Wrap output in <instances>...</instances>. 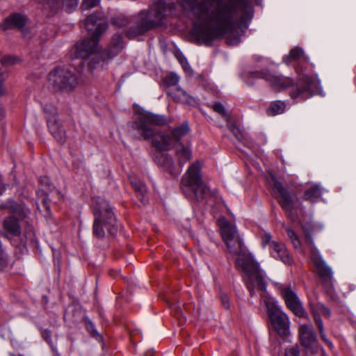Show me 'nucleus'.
Listing matches in <instances>:
<instances>
[{"mask_svg":"<svg viewBox=\"0 0 356 356\" xmlns=\"http://www.w3.org/2000/svg\"><path fill=\"white\" fill-rule=\"evenodd\" d=\"M282 60L287 65L293 61H298L295 67L298 74L296 81L290 77L273 75L267 70L250 72V75L254 79L266 80L276 92L288 90L289 95L293 100H305L318 93L320 81L317 74L314 73V64L309 62L308 56H305L302 48L296 47L291 49Z\"/></svg>","mask_w":356,"mask_h":356,"instance_id":"nucleus-1","label":"nucleus"},{"mask_svg":"<svg viewBox=\"0 0 356 356\" xmlns=\"http://www.w3.org/2000/svg\"><path fill=\"white\" fill-rule=\"evenodd\" d=\"M169 123L170 120L165 115L145 111L138 113V117L133 122L132 128L139 135V139L151 140L152 147L157 152H168L171 149V142L177 145H180L181 140L191 131L187 121L172 128L170 134L163 131H156L152 127V125L162 127Z\"/></svg>","mask_w":356,"mask_h":356,"instance_id":"nucleus-2","label":"nucleus"},{"mask_svg":"<svg viewBox=\"0 0 356 356\" xmlns=\"http://www.w3.org/2000/svg\"><path fill=\"white\" fill-rule=\"evenodd\" d=\"M248 0L232 1L234 11L232 13L230 23L214 19L211 13L209 19L218 22V24L210 26L194 23L189 33L191 41L199 46L211 47L215 40L223 38L227 33L233 32L236 24L240 28L241 33L244 34L248 28L249 22L253 17V11L248 10Z\"/></svg>","mask_w":356,"mask_h":356,"instance_id":"nucleus-3","label":"nucleus"},{"mask_svg":"<svg viewBox=\"0 0 356 356\" xmlns=\"http://www.w3.org/2000/svg\"><path fill=\"white\" fill-rule=\"evenodd\" d=\"M236 266L239 267L246 277L243 280L252 298L256 296L255 289L259 291L261 298H267V275L266 272L261 268L260 264L254 259L252 253L248 252L245 254L238 257L236 261Z\"/></svg>","mask_w":356,"mask_h":356,"instance_id":"nucleus-4","label":"nucleus"},{"mask_svg":"<svg viewBox=\"0 0 356 356\" xmlns=\"http://www.w3.org/2000/svg\"><path fill=\"white\" fill-rule=\"evenodd\" d=\"M167 11L168 5L165 1H156L150 10H141L138 13L134 24L126 31L125 36L129 40H134L161 26Z\"/></svg>","mask_w":356,"mask_h":356,"instance_id":"nucleus-5","label":"nucleus"},{"mask_svg":"<svg viewBox=\"0 0 356 356\" xmlns=\"http://www.w3.org/2000/svg\"><path fill=\"white\" fill-rule=\"evenodd\" d=\"M104 18V13L99 11H96L86 17V29L92 33L90 38L76 43L74 52L76 58L88 59L96 52L100 36L108 28V24Z\"/></svg>","mask_w":356,"mask_h":356,"instance_id":"nucleus-6","label":"nucleus"},{"mask_svg":"<svg viewBox=\"0 0 356 356\" xmlns=\"http://www.w3.org/2000/svg\"><path fill=\"white\" fill-rule=\"evenodd\" d=\"M232 0H177L178 5L184 11H197L199 17L207 15L211 10V14L214 19L220 21L232 22V13L234 9L232 6Z\"/></svg>","mask_w":356,"mask_h":356,"instance_id":"nucleus-7","label":"nucleus"},{"mask_svg":"<svg viewBox=\"0 0 356 356\" xmlns=\"http://www.w3.org/2000/svg\"><path fill=\"white\" fill-rule=\"evenodd\" d=\"M90 209L94 215L93 236L97 238H104L105 228L109 235L115 236L118 231L117 218L108 202L103 197H96L92 200Z\"/></svg>","mask_w":356,"mask_h":356,"instance_id":"nucleus-8","label":"nucleus"},{"mask_svg":"<svg viewBox=\"0 0 356 356\" xmlns=\"http://www.w3.org/2000/svg\"><path fill=\"white\" fill-rule=\"evenodd\" d=\"M202 165L198 161L193 163L182 177L180 188L188 200L197 202L207 201L210 195H215L216 191H211L201 175Z\"/></svg>","mask_w":356,"mask_h":356,"instance_id":"nucleus-9","label":"nucleus"},{"mask_svg":"<svg viewBox=\"0 0 356 356\" xmlns=\"http://www.w3.org/2000/svg\"><path fill=\"white\" fill-rule=\"evenodd\" d=\"M19 219L15 216L6 217L1 223L0 234L8 239L10 244L18 248L21 253L26 251V246L29 243H33L35 238V233L33 227H28L26 230L22 232Z\"/></svg>","mask_w":356,"mask_h":356,"instance_id":"nucleus-10","label":"nucleus"},{"mask_svg":"<svg viewBox=\"0 0 356 356\" xmlns=\"http://www.w3.org/2000/svg\"><path fill=\"white\" fill-rule=\"evenodd\" d=\"M54 89L58 92H72L78 86L77 76L70 70L56 67L49 74Z\"/></svg>","mask_w":356,"mask_h":356,"instance_id":"nucleus-11","label":"nucleus"},{"mask_svg":"<svg viewBox=\"0 0 356 356\" xmlns=\"http://www.w3.org/2000/svg\"><path fill=\"white\" fill-rule=\"evenodd\" d=\"M273 181L272 189L276 194V200L279 205L289 220L293 222L296 221V217L293 210L294 209V204L298 200L296 193L285 187L277 178H273Z\"/></svg>","mask_w":356,"mask_h":356,"instance_id":"nucleus-12","label":"nucleus"},{"mask_svg":"<svg viewBox=\"0 0 356 356\" xmlns=\"http://www.w3.org/2000/svg\"><path fill=\"white\" fill-rule=\"evenodd\" d=\"M268 316L276 333L282 338L290 334V320L288 316L273 302L264 300Z\"/></svg>","mask_w":356,"mask_h":356,"instance_id":"nucleus-13","label":"nucleus"},{"mask_svg":"<svg viewBox=\"0 0 356 356\" xmlns=\"http://www.w3.org/2000/svg\"><path fill=\"white\" fill-rule=\"evenodd\" d=\"M152 159L161 171L168 173L172 177H177L182 172L178 164L175 163L172 156L166 152L153 154Z\"/></svg>","mask_w":356,"mask_h":356,"instance_id":"nucleus-14","label":"nucleus"},{"mask_svg":"<svg viewBox=\"0 0 356 356\" xmlns=\"http://www.w3.org/2000/svg\"><path fill=\"white\" fill-rule=\"evenodd\" d=\"M298 338L300 344L306 350L314 353L318 350L320 344L312 325H300L298 327Z\"/></svg>","mask_w":356,"mask_h":356,"instance_id":"nucleus-15","label":"nucleus"},{"mask_svg":"<svg viewBox=\"0 0 356 356\" xmlns=\"http://www.w3.org/2000/svg\"><path fill=\"white\" fill-rule=\"evenodd\" d=\"M280 295L284 300L285 305L296 316L304 317L306 312L298 297L296 293L290 286H282L280 288Z\"/></svg>","mask_w":356,"mask_h":356,"instance_id":"nucleus-16","label":"nucleus"},{"mask_svg":"<svg viewBox=\"0 0 356 356\" xmlns=\"http://www.w3.org/2000/svg\"><path fill=\"white\" fill-rule=\"evenodd\" d=\"M312 261L316 268V273L324 285H332L333 280V273L330 267H329L321 255L316 254L312 256Z\"/></svg>","mask_w":356,"mask_h":356,"instance_id":"nucleus-17","label":"nucleus"},{"mask_svg":"<svg viewBox=\"0 0 356 356\" xmlns=\"http://www.w3.org/2000/svg\"><path fill=\"white\" fill-rule=\"evenodd\" d=\"M269 252L271 257L275 259L280 260L286 265L291 266L293 264V258L283 243L272 241L269 248Z\"/></svg>","mask_w":356,"mask_h":356,"instance_id":"nucleus-18","label":"nucleus"},{"mask_svg":"<svg viewBox=\"0 0 356 356\" xmlns=\"http://www.w3.org/2000/svg\"><path fill=\"white\" fill-rule=\"evenodd\" d=\"M28 20L26 15H22L19 13H15L10 15L6 17L1 25V27L3 30H8L11 29H22Z\"/></svg>","mask_w":356,"mask_h":356,"instance_id":"nucleus-19","label":"nucleus"},{"mask_svg":"<svg viewBox=\"0 0 356 356\" xmlns=\"http://www.w3.org/2000/svg\"><path fill=\"white\" fill-rule=\"evenodd\" d=\"M47 126L50 134L58 143L64 145L66 143L67 133L58 120H49Z\"/></svg>","mask_w":356,"mask_h":356,"instance_id":"nucleus-20","label":"nucleus"},{"mask_svg":"<svg viewBox=\"0 0 356 356\" xmlns=\"http://www.w3.org/2000/svg\"><path fill=\"white\" fill-rule=\"evenodd\" d=\"M123 49V38L121 34H115L111 44L103 51L107 59H111L118 55Z\"/></svg>","mask_w":356,"mask_h":356,"instance_id":"nucleus-21","label":"nucleus"},{"mask_svg":"<svg viewBox=\"0 0 356 356\" xmlns=\"http://www.w3.org/2000/svg\"><path fill=\"white\" fill-rule=\"evenodd\" d=\"M228 251L233 255H237L241 257V255L248 253L246 252V248L243 243L242 238L238 236H236L232 238L225 241Z\"/></svg>","mask_w":356,"mask_h":356,"instance_id":"nucleus-22","label":"nucleus"},{"mask_svg":"<svg viewBox=\"0 0 356 356\" xmlns=\"http://www.w3.org/2000/svg\"><path fill=\"white\" fill-rule=\"evenodd\" d=\"M167 95L177 103L193 105L195 102V99L180 87H176L172 90H167Z\"/></svg>","mask_w":356,"mask_h":356,"instance_id":"nucleus-23","label":"nucleus"},{"mask_svg":"<svg viewBox=\"0 0 356 356\" xmlns=\"http://www.w3.org/2000/svg\"><path fill=\"white\" fill-rule=\"evenodd\" d=\"M175 157L178 165L182 170L184 165L191 160L192 150L189 147L180 143L175 150Z\"/></svg>","mask_w":356,"mask_h":356,"instance_id":"nucleus-24","label":"nucleus"},{"mask_svg":"<svg viewBox=\"0 0 356 356\" xmlns=\"http://www.w3.org/2000/svg\"><path fill=\"white\" fill-rule=\"evenodd\" d=\"M322 195L321 187L318 184H313L305 190L302 199L311 204H315L321 199Z\"/></svg>","mask_w":356,"mask_h":356,"instance_id":"nucleus-25","label":"nucleus"},{"mask_svg":"<svg viewBox=\"0 0 356 356\" xmlns=\"http://www.w3.org/2000/svg\"><path fill=\"white\" fill-rule=\"evenodd\" d=\"M81 322L84 324L85 329L88 333L89 336L95 339L97 341L100 343L102 346H104V339L102 334L97 330L96 325L94 322L88 316H84L81 319Z\"/></svg>","mask_w":356,"mask_h":356,"instance_id":"nucleus-26","label":"nucleus"},{"mask_svg":"<svg viewBox=\"0 0 356 356\" xmlns=\"http://www.w3.org/2000/svg\"><path fill=\"white\" fill-rule=\"evenodd\" d=\"M220 229L224 241L238 235L236 226L230 223L225 217L220 219Z\"/></svg>","mask_w":356,"mask_h":356,"instance_id":"nucleus-27","label":"nucleus"},{"mask_svg":"<svg viewBox=\"0 0 356 356\" xmlns=\"http://www.w3.org/2000/svg\"><path fill=\"white\" fill-rule=\"evenodd\" d=\"M4 207L9 213H12L11 216H15L19 219H24L27 216V213L24 206L14 200H8L4 205Z\"/></svg>","mask_w":356,"mask_h":356,"instance_id":"nucleus-28","label":"nucleus"},{"mask_svg":"<svg viewBox=\"0 0 356 356\" xmlns=\"http://www.w3.org/2000/svg\"><path fill=\"white\" fill-rule=\"evenodd\" d=\"M306 243L308 245H313V239H312V234L317 230H319L320 229L312 221H307L302 224L301 225Z\"/></svg>","mask_w":356,"mask_h":356,"instance_id":"nucleus-29","label":"nucleus"},{"mask_svg":"<svg viewBox=\"0 0 356 356\" xmlns=\"http://www.w3.org/2000/svg\"><path fill=\"white\" fill-rule=\"evenodd\" d=\"M286 107V104L284 101H273L270 102L266 112L268 116H275L284 113Z\"/></svg>","mask_w":356,"mask_h":356,"instance_id":"nucleus-30","label":"nucleus"},{"mask_svg":"<svg viewBox=\"0 0 356 356\" xmlns=\"http://www.w3.org/2000/svg\"><path fill=\"white\" fill-rule=\"evenodd\" d=\"M37 199H38V209H40V206H42L44 209V211L47 213V214H49L51 213L50 205H49V195L47 192L44 191V188L39 189L37 191Z\"/></svg>","mask_w":356,"mask_h":356,"instance_id":"nucleus-31","label":"nucleus"},{"mask_svg":"<svg viewBox=\"0 0 356 356\" xmlns=\"http://www.w3.org/2000/svg\"><path fill=\"white\" fill-rule=\"evenodd\" d=\"M179 81V77L175 72H170L163 78L162 85L167 92V90H172L171 88L177 87Z\"/></svg>","mask_w":356,"mask_h":356,"instance_id":"nucleus-32","label":"nucleus"},{"mask_svg":"<svg viewBox=\"0 0 356 356\" xmlns=\"http://www.w3.org/2000/svg\"><path fill=\"white\" fill-rule=\"evenodd\" d=\"M132 186L135 190L136 193V196L143 203H145L147 202V187L146 185L140 181L138 182H132Z\"/></svg>","mask_w":356,"mask_h":356,"instance_id":"nucleus-33","label":"nucleus"},{"mask_svg":"<svg viewBox=\"0 0 356 356\" xmlns=\"http://www.w3.org/2000/svg\"><path fill=\"white\" fill-rule=\"evenodd\" d=\"M43 111L45 113V119L47 123L48 122L49 120H58L57 108L54 104L51 103L45 104L43 107Z\"/></svg>","mask_w":356,"mask_h":356,"instance_id":"nucleus-34","label":"nucleus"},{"mask_svg":"<svg viewBox=\"0 0 356 356\" xmlns=\"http://www.w3.org/2000/svg\"><path fill=\"white\" fill-rule=\"evenodd\" d=\"M51 331L49 329L40 328V334L42 339L51 346L52 350L56 354H59L57 351L56 348L54 346L52 339H51Z\"/></svg>","mask_w":356,"mask_h":356,"instance_id":"nucleus-35","label":"nucleus"},{"mask_svg":"<svg viewBox=\"0 0 356 356\" xmlns=\"http://www.w3.org/2000/svg\"><path fill=\"white\" fill-rule=\"evenodd\" d=\"M286 232L294 248L296 249L300 248L301 241L296 233L290 227L286 228Z\"/></svg>","mask_w":356,"mask_h":356,"instance_id":"nucleus-36","label":"nucleus"},{"mask_svg":"<svg viewBox=\"0 0 356 356\" xmlns=\"http://www.w3.org/2000/svg\"><path fill=\"white\" fill-rule=\"evenodd\" d=\"M229 130L233 134L236 139L241 142L244 139V135L241 129L234 123L228 125Z\"/></svg>","mask_w":356,"mask_h":356,"instance_id":"nucleus-37","label":"nucleus"},{"mask_svg":"<svg viewBox=\"0 0 356 356\" xmlns=\"http://www.w3.org/2000/svg\"><path fill=\"white\" fill-rule=\"evenodd\" d=\"M130 24L128 17L120 16L112 19V24L117 28H124Z\"/></svg>","mask_w":356,"mask_h":356,"instance_id":"nucleus-38","label":"nucleus"},{"mask_svg":"<svg viewBox=\"0 0 356 356\" xmlns=\"http://www.w3.org/2000/svg\"><path fill=\"white\" fill-rule=\"evenodd\" d=\"M10 263L9 257L3 250L0 251V271L3 272L8 268Z\"/></svg>","mask_w":356,"mask_h":356,"instance_id":"nucleus-39","label":"nucleus"},{"mask_svg":"<svg viewBox=\"0 0 356 356\" xmlns=\"http://www.w3.org/2000/svg\"><path fill=\"white\" fill-rule=\"evenodd\" d=\"M39 182L44 188L47 189V191H51L53 189L55 188V186L51 181V179L48 176H41L39 179Z\"/></svg>","mask_w":356,"mask_h":356,"instance_id":"nucleus-40","label":"nucleus"},{"mask_svg":"<svg viewBox=\"0 0 356 356\" xmlns=\"http://www.w3.org/2000/svg\"><path fill=\"white\" fill-rule=\"evenodd\" d=\"M79 4V0H63V6L66 12L71 13L75 10Z\"/></svg>","mask_w":356,"mask_h":356,"instance_id":"nucleus-41","label":"nucleus"},{"mask_svg":"<svg viewBox=\"0 0 356 356\" xmlns=\"http://www.w3.org/2000/svg\"><path fill=\"white\" fill-rule=\"evenodd\" d=\"M284 356H300V348L298 345L288 347L285 349Z\"/></svg>","mask_w":356,"mask_h":356,"instance_id":"nucleus-42","label":"nucleus"},{"mask_svg":"<svg viewBox=\"0 0 356 356\" xmlns=\"http://www.w3.org/2000/svg\"><path fill=\"white\" fill-rule=\"evenodd\" d=\"M19 59L15 56H6L1 60V63L5 65H15L19 62Z\"/></svg>","mask_w":356,"mask_h":356,"instance_id":"nucleus-43","label":"nucleus"},{"mask_svg":"<svg viewBox=\"0 0 356 356\" xmlns=\"http://www.w3.org/2000/svg\"><path fill=\"white\" fill-rule=\"evenodd\" d=\"M211 108L216 113L221 115L222 116H225L227 115L225 106L222 103L219 102H215L212 105Z\"/></svg>","mask_w":356,"mask_h":356,"instance_id":"nucleus-44","label":"nucleus"},{"mask_svg":"<svg viewBox=\"0 0 356 356\" xmlns=\"http://www.w3.org/2000/svg\"><path fill=\"white\" fill-rule=\"evenodd\" d=\"M100 0H83L81 4V8L83 10H89L95 7Z\"/></svg>","mask_w":356,"mask_h":356,"instance_id":"nucleus-45","label":"nucleus"},{"mask_svg":"<svg viewBox=\"0 0 356 356\" xmlns=\"http://www.w3.org/2000/svg\"><path fill=\"white\" fill-rule=\"evenodd\" d=\"M313 318L318 331H323V330H324V326L320 314L318 313H314Z\"/></svg>","mask_w":356,"mask_h":356,"instance_id":"nucleus-46","label":"nucleus"},{"mask_svg":"<svg viewBox=\"0 0 356 356\" xmlns=\"http://www.w3.org/2000/svg\"><path fill=\"white\" fill-rule=\"evenodd\" d=\"M272 236L271 234L268 232L264 233L261 236V243L263 247H266L267 245L269 244V248L270 247V243L273 241H271Z\"/></svg>","mask_w":356,"mask_h":356,"instance_id":"nucleus-47","label":"nucleus"},{"mask_svg":"<svg viewBox=\"0 0 356 356\" xmlns=\"http://www.w3.org/2000/svg\"><path fill=\"white\" fill-rule=\"evenodd\" d=\"M318 309L323 316H324L326 318H330V316H331V311L327 307H326L323 304H321L318 306Z\"/></svg>","mask_w":356,"mask_h":356,"instance_id":"nucleus-48","label":"nucleus"},{"mask_svg":"<svg viewBox=\"0 0 356 356\" xmlns=\"http://www.w3.org/2000/svg\"><path fill=\"white\" fill-rule=\"evenodd\" d=\"M241 41L239 35H234L227 38L226 42L229 45L238 44Z\"/></svg>","mask_w":356,"mask_h":356,"instance_id":"nucleus-49","label":"nucleus"},{"mask_svg":"<svg viewBox=\"0 0 356 356\" xmlns=\"http://www.w3.org/2000/svg\"><path fill=\"white\" fill-rule=\"evenodd\" d=\"M221 302L225 309H229L230 307L229 300L227 295H222L220 297Z\"/></svg>","mask_w":356,"mask_h":356,"instance_id":"nucleus-50","label":"nucleus"},{"mask_svg":"<svg viewBox=\"0 0 356 356\" xmlns=\"http://www.w3.org/2000/svg\"><path fill=\"white\" fill-rule=\"evenodd\" d=\"M5 93L4 89H3V79L2 76L0 74V97L3 95Z\"/></svg>","mask_w":356,"mask_h":356,"instance_id":"nucleus-51","label":"nucleus"},{"mask_svg":"<svg viewBox=\"0 0 356 356\" xmlns=\"http://www.w3.org/2000/svg\"><path fill=\"white\" fill-rule=\"evenodd\" d=\"M98 63V61L97 62H93V60L89 62L88 63V68L89 70L92 72L93 71L95 67H96V65Z\"/></svg>","mask_w":356,"mask_h":356,"instance_id":"nucleus-52","label":"nucleus"},{"mask_svg":"<svg viewBox=\"0 0 356 356\" xmlns=\"http://www.w3.org/2000/svg\"><path fill=\"white\" fill-rule=\"evenodd\" d=\"M319 333H320V335H321V339L325 342L326 340H327L328 339L326 337V334L325 333V331L324 330H323V331H318Z\"/></svg>","mask_w":356,"mask_h":356,"instance_id":"nucleus-53","label":"nucleus"},{"mask_svg":"<svg viewBox=\"0 0 356 356\" xmlns=\"http://www.w3.org/2000/svg\"><path fill=\"white\" fill-rule=\"evenodd\" d=\"M319 333H320V335H321V339L325 342L326 340H327L328 339L326 337V334L325 333V331L324 330H323V331H318Z\"/></svg>","mask_w":356,"mask_h":356,"instance_id":"nucleus-54","label":"nucleus"},{"mask_svg":"<svg viewBox=\"0 0 356 356\" xmlns=\"http://www.w3.org/2000/svg\"><path fill=\"white\" fill-rule=\"evenodd\" d=\"M58 6H59V1L56 0V1H53L51 6L53 9H55V8H57L58 7Z\"/></svg>","mask_w":356,"mask_h":356,"instance_id":"nucleus-55","label":"nucleus"},{"mask_svg":"<svg viewBox=\"0 0 356 356\" xmlns=\"http://www.w3.org/2000/svg\"><path fill=\"white\" fill-rule=\"evenodd\" d=\"M325 343L327 345V346L329 347V348L330 350H332L334 348V345H333L332 342L330 340L327 339V340L325 341Z\"/></svg>","mask_w":356,"mask_h":356,"instance_id":"nucleus-56","label":"nucleus"},{"mask_svg":"<svg viewBox=\"0 0 356 356\" xmlns=\"http://www.w3.org/2000/svg\"><path fill=\"white\" fill-rule=\"evenodd\" d=\"M318 348H320L321 350L322 356H327L324 348L321 345H320V346H318Z\"/></svg>","mask_w":356,"mask_h":356,"instance_id":"nucleus-57","label":"nucleus"},{"mask_svg":"<svg viewBox=\"0 0 356 356\" xmlns=\"http://www.w3.org/2000/svg\"><path fill=\"white\" fill-rule=\"evenodd\" d=\"M10 356H24V355H15V354H14V353H11V354H10Z\"/></svg>","mask_w":356,"mask_h":356,"instance_id":"nucleus-58","label":"nucleus"},{"mask_svg":"<svg viewBox=\"0 0 356 356\" xmlns=\"http://www.w3.org/2000/svg\"><path fill=\"white\" fill-rule=\"evenodd\" d=\"M51 3V0H49V1H48V4H49V5H50Z\"/></svg>","mask_w":356,"mask_h":356,"instance_id":"nucleus-59","label":"nucleus"},{"mask_svg":"<svg viewBox=\"0 0 356 356\" xmlns=\"http://www.w3.org/2000/svg\"><path fill=\"white\" fill-rule=\"evenodd\" d=\"M355 84L356 86V76L355 77Z\"/></svg>","mask_w":356,"mask_h":356,"instance_id":"nucleus-60","label":"nucleus"},{"mask_svg":"<svg viewBox=\"0 0 356 356\" xmlns=\"http://www.w3.org/2000/svg\"><path fill=\"white\" fill-rule=\"evenodd\" d=\"M57 356H60V354H57Z\"/></svg>","mask_w":356,"mask_h":356,"instance_id":"nucleus-61","label":"nucleus"}]
</instances>
